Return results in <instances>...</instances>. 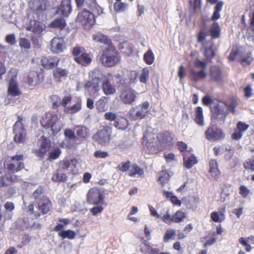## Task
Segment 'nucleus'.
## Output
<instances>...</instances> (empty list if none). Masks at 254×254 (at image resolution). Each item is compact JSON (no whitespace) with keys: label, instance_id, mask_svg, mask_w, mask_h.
I'll list each match as a JSON object with an SVG mask.
<instances>
[{"label":"nucleus","instance_id":"f257e3e1","mask_svg":"<svg viewBox=\"0 0 254 254\" xmlns=\"http://www.w3.org/2000/svg\"><path fill=\"white\" fill-rule=\"evenodd\" d=\"M235 107L236 104L234 102H231L229 104L219 102L212 109V118L223 123L228 114V111L229 110L234 113Z\"/></svg>","mask_w":254,"mask_h":254},{"label":"nucleus","instance_id":"f03ea898","mask_svg":"<svg viewBox=\"0 0 254 254\" xmlns=\"http://www.w3.org/2000/svg\"><path fill=\"white\" fill-rule=\"evenodd\" d=\"M29 6L33 10L34 19L43 21L47 17V5L45 0H32Z\"/></svg>","mask_w":254,"mask_h":254},{"label":"nucleus","instance_id":"7ed1b4c3","mask_svg":"<svg viewBox=\"0 0 254 254\" xmlns=\"http://www.w3.org/2000/svg\"><path fill=\"white\" fill-rule=\"evenodd\" d=\"M102 64L106 66H113L120 61V57L113 45H109L103 52L100 59Z\"/></svg>","mask_w":254,"mask_h":254},{"label":"nucleus","instance_id":"20e7f679","mask_svg":"<svg viewBox=\"0 0 254 254\" xmlns=\"http://www.w3.org/2000/svg\"><path fill=\"white\" fill-rule=\"evenodd\" d=\"M41 124L45 128L50 127L54 134L59 132L63 127V124L58 116L50 113L45 114L41 121Z\"/></svg>","mask_w":254,"mask_h":254},{"label":"nucleus","instance_id":"39448f33","mask_svg":"<svg viewBox=\"0 0 254 254\" xmlns=\"http://www.w3.org/2000/svg\"><path fill=\"white\" fill-rule=\"evenodd\" d=\"M150 109L149 102L145 101L141 105L130 109L129 110V115L130 117L133 120H140L146 116Z\"/></svg>","mask_w":254,"mask_h":254},{"label":"nucleus","instance_id":"423d86ee","mask_svg":"<svg viewBox=\"0 0 254 254\" xmlns=\"http://www.w3.org/2000/svg\"><path fill=\"white\" fill-rule=\"evenodd\" d=\"M10 79L8 88V95L11 96H16L21 94L17 83L16 81L17 71L15 69H11L7 74Z\"/></svg>","mask_w":254,"mask_h":254},{"label":"nucleus","instance_id":"0eeeda50","mask_svg":"<svg viewBox=\"0 0 254 254\" xmlns=\"http://www.w3.org/2000/svg\"><path fill=\"white\" fill-rule=\"evenodd\" d=\"M112 133V128L110 127H104L99 130L97 132L93 135V139L101 145L108 144L110 140Z\"/></svg>","mask_w":254,"mask_h":254},{"label":"nucleus","instance_id":"6e6552de","mask_svg":"<svg viewBox=\"0 0 254 254\" xmlns=\"http://www.w3.org/2000/svg\"><path fill=\"white\" fill-rule=\"evenodd\" d=\"M87 202L93 205L103 204L104 195L100 190L97 188L91 189L86 195Z\"/></svg>","mask_w":254,"mask_h":254},{"label":"nucleus","instance_id":"1a4fd4ad","mask_svg":"<svg viewBox=\"0 0 254 254\" xmlns=\"http://www.w3.org/2000/svg\"><path fill=\"white\" fill-rule=\"evenodd\" d=\"M22 118L19 116L18 120L13 127V132L15 134L14 141L17 143H24L26 139V132L22 124Z\"/></svg>","mask_w":254,"mask_h":254},{"label":"nucleus","instance_id":"9d476101","mask_svg":"<svg viewBox=\"0 0 254 254\" xmlns=\"http://www.w3.org/2000/svg\"><path fill=\"white\" fill-rule=\"evenodd\" d=\"M23 158V154H16L11 157V160L12 162L7 165L8 171L15 173L22 170L24 168V164L22 162Z\"/></svg>","mask_w":254,"mask_h":254},{"label":"nucleus","instance_id":"9b49d317","mask_svg":"<svg viewBox=\"0 0 254 254\" xmlns=\"http://www.w3.org/2000/svg\"><path fill=\"white\" fill-rule=\"evenodd\" d=\"M76 21L86 27H89L95 22L94 15L89 11L83 10L78 14Z\"/></svg>","mask_w":254,"mask_h":254},{"label":"nucleus","instance_id":"f8f14e48","mask_svg":"<svg viewBox=\"0 0 254 254\" xmlns=\"http://www.w3.org/2000/svg\"><path fill=\"white\" fill-rule=\"evenodd\" d=\"M77 160L76 159L64 160L59 163V170L62 172H66L75 174L77 173L76 168Z\"/></svg>","mask_w":254,"mask_h":254},{"label":"nucleus","instance_id":"ddd939ff","mask_svg":"<svg viewBox=\"0 0 254 254\" xmlns=\"http://www.w3.org/2000/svg\"><path fill=\"white\" fill-rule=\"evenodd\" d=\"M206 138L209 141H213L223 137V133L220 129L213 124H210L205 132Z\"/></svg>","mask_w":254,"mask_h":254},{"label":"nucleus","instance_id":"4468645a","mask_svg":"<svg viewBox=\"0 0 254 254\" xmlns=\"http://www.w3.org/2000/svg\"><path fill=\"white\" fill-rule=\"evenodd\" d=\"M46 28L45 24L38 21V19H34L30 22V25L26 27V30L31 31L35 35H40L43 34Z\"/></svg>","mask_w":254,"mask_h":254},{"label":"nucleus","instance_id":"2eb2a0df","mask_svg":"<svg viewBox=\"0 0 254 254\" xmlns=\"http://www.w3.org/2000/svg\"><path fill=\"white\" fill-rule=\"evenodd\" d=\"M157 137V145L161 149L166 148L171 145L172 137L170 132L166 131L160 133Z\"/></svg>","mask_w":254,"mask_h":254},{"label":"nucleus","instance_id":"dca6fc26","mask_svg":"<svg viewBox=\"0 0 254 254\" xmlns=\"http://www.w3.org/2000/svg\"><path fill=\"white\" fill-rule=\"evenodd\" d=\"M90 79L93 80L94 84V90L98 91L100 90L99 82L103 78L104 74L99 68H95L89 73Z\"/></svg>","mask_w":254,"mask_h":254},{"label":"nucleus","instance_id":"f3484780","mask_svg":"<svg viewBox=\"0 0 254 254\" xmlns=\"http://www.w3.org/2000/svg\"><path fill=\"white\" fill-rule=\"evenodd\" d=\"M136 95L135 91L130 88H127L122 92L120 97L124 103L131 104L135 101Z\"/></svg>","mask_w":254,"mask_h":254},{"label":"nucleus","instance_id":"a211bd4d","mask_svg":"<svg viewBox=\"0 0 254 254\" xmlns=\"http://www.w3.org/2000/svg\"><path fill=\"white\" fill-rule=\"evenodd\" d=\"M65 48L64 40L63 38L55 37L51 41V50L56 54L61 53Z\"/></svg>","mask_w":254,"mask_h":254},{"label":"nucleus","instance_id":"6ab92c4d","mask_svg":"<svg viewBox=\"0 0 254 254\" xmlns=\"http://www.w3.org/2000/svg\"><path fill=\"white\" fill-rule=\"evenodd\" d=\"M249 127V126L242 122H239L237 125V128L234 132L232 134V136L234 139H240L244 132H245Z\"/></svg>","mask_w":254,"mask_h":254},{"label":"nucleus","instance_id":"aec40b11","mask_svg":"<svg viewBox=\"0 0 254 254\" xmlns=\"http://www.w3.org/2000/svg\"><path fill=\"white\" fill-rule=\"evenodd\" d=\"M102 89L106 95H113L116 92V89L115 85L111 83L110 79L108 78L104 79L102 84Z\"/></svg>","mask_w":254,"mask_h":254},{"label":"nucleus","instance_id":"412c9836","mask_svg":"<svg viewBox=\"0 0 254 254\" xmlns=\"http://www.w3.org/2000/svg\"><path fill=\"white\" fill-rule=\"evenodd\" d=\"M59 59L56 57H45L42 59V65L45 68L51 69L57 65Z\"/></svg>","mask_w":254,"mask_h":254},{"label":"nucleus","instance_id":"4be33fe9","mask_svg":"<svg viewBox=\"0 0 254 254\" xmlns=\"http://www.w3.org/2000/svg\"><path fill=\"white\" fill-rule=\"evenodd\" d=\"M50 147V143L49 140L42 137L40 140V148L35 151V153L37 156L42 157L44 156L46 152L49 150Z\"/></svg>","mask_w":254,"mask_h":254},{"label":"nucleus","instance_id":"5701e85b","mask_svg":"<svg viewBox=\"0 0 254 254\" xmlns=\"http://www.w3.org/2000/svg\"><path fill=\"white\" fill-rule=\"evenodd\" d=\"M70 0H63L58 10V13L66 17L71 11Z\"/></svg>","mask_w":254,"mask_h":254},{"label":"nucleus","instance_id":"b1692460","mask_svg":"<svg viewBox=\"0 0 254 254\" xmlns=\"http://www.w3.org/2000/svg\"><path fill=\"white\" fill-rule=\"evenodd\" d=\"M19 177L15 175H6L0 178V187L7 186L11 185L12 183L19 181Z\"/></svg>","mask_w":254,"mask_h":254},{"label":"nucleus","instance_id":"393cba45","mask_svg":"<svg viewBox=\"0 0 254 254\" xmlns=\"http://www.w3.org/2000/svg\"><path fill=\"white\" fill-rule=\"evenodd\" d=\"M39 209L43 214H46L50 210L52 204L50 200L47 197H43L38 204Z\"/></svg>","mask_w":254,"mask_h":254},{"label":"nucleus","instance_id":"a878e982","mask_svg":"<svg viewBox=\"0 0 254 254\" xmlns=\"http://www.w3.org/2000/svg\"><path fill=\"white\" fill-rule=\"evenodd\" d=\"M211 80L218 83H221L222 78L220 70L218 67L212 66L210 69Z\"/></svg>","mask_w":254,"mask_h":254},{"label":"nucleus","instance_id":"bb28decb","mask_svg":"<svg viewBox=\"0 0 254 254\" xmlns=\"http://www.w3.org/2000/svg\"><path fill=\"white\" fill-rule=\"evenodd\" d=\"M74 60L83 66H87L91 63L92 59L89 54L84 52L80 56L74 57Z\"/></svg>","mask_w":254,"mask_h":254},{"label":"nucleus","instance_id":"cd10ccee","mask_svg":"<svg viewBox=\"0 0 254 254\" xmlns=\"http://www.w3.org/2000/svg\"><path fill=\"white\" fill-rule=\"evenodd\" d=\"M68 75V71L65 69L57 67L53 71V76L57 81H60Z\"/></svg>","mask_w":254,"mask_h":254},{"label":"nucleus","instance_id":"c85d7f7f","mask_svg":"<svg viewBox=\"0 0 254 254\" xmlns=\"http://www.w3.org/2000/svg\"><path fill=\"white\" fill-rule=\"evenodd\" d=\"M190 78L195 81L203 79L206 76V74L204 70L201 69L199 71H196L195 69H192L190 71Z\"/></svg>","mask_w":254,"mask_h":254},{"label":"nucleus","instance_id":"c756f323","mask_svg":"<svg viewBox=\"0 0 254 254\" xmlns=\"http://www.w3.org/2000/svg\"><path fill=\"white\" fill-rule=\"evenodd\" d=\"M194 121L198 125L200 126H204L203 110L200 107H197L196 108Z\"/></svg>","mask_w":254,"mask_h":254},{"label":"nucleus","instance_id":"7c9ffc66","mask_svg":"<svg viewBox=\"0 0 254 254\" xmlns=\"http://www.w3.org/2000/svg\"><path fill=\"white\" fill-rule=\"evenodd\" d=\"M154 139L153 134L150 133H146L142 138V143L144 145L146 146L147 147L151 149L154 146V142L152 140Z\"/></svg>","mask_w":254,"mask_h":254},{"label":"nucleus","instance_id":"2f4dec72","mask_svg":"<svg viewBox=\"0 0 254 254\" xmlns=\"http://www.w3.org/2000/svg\"><path fill=\"white\" fill-rule=\"evenodd\" d=\"M127 120L125 118L118 117L116 120L114 126L119 129H125L127 128Z\"/></svg>","mask_w":254,"mask_h":254},{"label":"nucleus","instance_id":"473e14b6","mask_svg":"<svg viewBox=\"0 0 254 254\" xmlns=\"http://www.w3.org/2000/svg\"><path fill=\"white\" fill-rule=\"evenodd\" d=\"M65 26V21L64 18L60 17L54 20L49 25L51 28H58L63 29Z\"/></svg>","mask_w":254,"mask_h":254},{"label":"nucleus","instance_id":"72a5a7b5","mask_svg":"<svg viewBox=\"0 0 254 254\" xmlns=\"http://www.w3.org/2000/svg\"><path fill=\"white\" fill-rule=\"evenodd\" d=\"M209 173L215 178L217 177L220 174L218 169V164L215 160H212L209 162Z\"/></svg>","mask_w":254,"mask_h":254},{"label":"nucleus","instance_id":"f704fd0d","mask_svg":"<svg viewBox=\"0 0 254 254\" xmlns=\"http://www.w3.org/2000/svg\"><path fill=\"white\" fill-rule=\"evenodd\" d=\"M184 160L185 166L188 169L191 168L193 165L196 164L197 162L196 157L193 155L188 157L186 155H184Z\"/></svg>","mask_w":254,"mask_h":254},{"label":"nucleus","instance_id":"c9c22d12","mask_svg":"<svg viewBox=\"0 0 254 254\" xmlns=\"http://www.w3.org/2000/svg\"><path fill=\"white\" fill-rule=\"evenodd\" d=\"M220 28L216 22H213L209 30V33L212 39L219 38L220 36Z\"/></svg>","mask_w":254,"mask_h":254},{"label":"nucleus","instance_id":"e433bc0d","mask_svg":"<svg viewBox=\"0 0 254 254\" xmlns=\"http://www.w3.org/2000/svg\"><path fill=\"white\" fill-rule=\"evenodd\" d=\"M234 150L232 149H230L225 154V158L227 161H231L232 159V161L230 162V165L231 167H234L238 162V160L237 158H232L234 155Z\"/></svg>","mask_w":254,"mask_h":254},{"label":"nucleus","instance_id":"4c0bfd02","mask_svg":"<svg viewBox=\"0 0 254 254\" xmlns=\"http://www.w3.org/2000/svg\"><path fill=\"white\" fill-rule=\"evenodd\" d=\"M203 45H204L203 44ZM204 47V56L207 60H209L212 58L215 53L213 49V46L211 43H209L207 46Z\"/></svg>","mask_w":254,"mask_h":254},{"label":"nucleus","instance_id":"58836bf2","mask_svg":"<svg viewBox=\"0 0 254 254\" xmlns=\"http://www.w3.org/2000/svg\"><path fill=\"white\" fill-rule=\"evenodd\" d=\"M59 236L63 239L65 238L73 239L75 238V233L71 230H63L60 232Z\"/></svg>","mask_w":254,"mask_h":254},{"label":"nucleus","instance_id":"ea45409f","mask_svg":"<svg viewBox=\"0 0 254 254\" xmlns=\"http://www.w3.org/2000/svg\"><path fill=\"white\" fill-rule=\"evenodd\" d=\"M66 175L59 170L52 177V180L55 182H65L66 180Z\"/></svg>","mask_w":254,"mask_h":254},{"label":"nucleus","instance_id":"a19ab883","mask_svg":"<svg viewBox=\"0 0 254 254\" xmlns=\"http://www.w3.org/2000/svg\"><path fill=\"white\" fill-rule=\"evenodd\" d=\"M88 129L83 126L77 127L75 129L77 135L80 138H85L88 136Z\"/></svg>","mask_w":254,"mask_h":254},{"label":"nucleus","instance_id":"79ce46f5","mask_svg":"<svg viewBox=\"0 0 254 254\" xmlns=\"http://www.w3.org/2000/svg\"><path fill=\"white\" fill-rule=\"evenodd\" d=\"M144 60L147 64H151L154 61V56L151 50H148L144 55Z\"/></svg>","mask_w":254,"mask_h":254},{"label":"nucleus","instance_id":"37998d69","mask_svg":"<svg viewBox=\"0 0 254 254\" xmlns=\"http://www.w3.org/2000/svg\"><path fill=\"white\" fill-rule=\"evenodd\" d=\"M143 174V170L136 164L132 166L129 171V175L131 177H134L136 174L138 175L139 176H142Z\"/></svg>","mask_w":254,"mask_h":254},{"label":"nucleus","instance_id":"c03bdc74","mask_svg":"<svg viewBox=\"0 0 254 254\" xmlns=\"http://www.w3.org/2000/svg\"><path fill=\"white\" fill-rule=\"evenodd\" d=\"M187 217L186 214L182 211H177L176 213L173 215L174 222L179 223L183 221Z\"/></svg>","mask_w":254,"mask_h":254},{"label":"nucleus","instance_id":"a18cd8bd","mask_svg":"<svg viewBox=\"0 0 254 254\" xmlns=\"http://www.w3.org/2000/svg\"><path fill=\"white\" fill-rule=\"evenodd\" d=\"M81 108L80 101H78L72 106L66 108L65 111L69 114H73L79 111Z\"/></svg>","mask_w":254,"mask_h":254},{"label":"nucleus","instance_id":"49530a36","mask_svg":"<svg viewBox=\"0 0 254 254\" xmlns=\"http://www.w3.org/2000/svg\"><path fill=\"white\" fill-rule=\"evenodd\" d=\"M170 178L169 174L166 172L162 171L159 174V181L162 186H164Z\"/></svg>","mask_w":254,"mask_h":254},{"label":"nucleus","instance_id":"de8ad7c7","mask_svg":"<svg viewBox=\"0 0 254 254\" xmlns=\"http://www.w3.org/2000/svg\"><path fill=\"white\" fill-rule=\"evenodd\" d=\"M128 8V4L125 2H116L114 4L115 10L117 12H123Z\"/></svg>","mask_w":254,"mask_h":254},{"label":"nucleus","instance_id":"09e8293b","mask_svg":"<svg viewBox=\"0 0 254 254\" xmlns=\"http://www.w3.org/2000/svg\"><path fill=\"white\" fill-rule=\"evenodd\" d=\"M149 77V71L147 68H143L139 77L140 81L142 83H146Z\"/></svg>","mask_w":254,"mask_h":254},{"label":"nucleus","instance_id":"8fccbe9b","mask_svg":"<svg viewBox=\"0 0 254 254\" xmlns=\"http://www.w3.org/2000/svg\"><path fill=\"white\" fill-rule=\"evenodd\" d=\"M37 73L36 72H31L28 75L27 81L29 85H34L37 80Z\"/></svg>","mask_w":254,"mask_h":254},{"label":"nucleus","instance_id":"3c124183","mask_svg":"<svg viewBox=\"0 0 254 254\" xmlns=\"http://www.w3.org/2000/svg\"><path fill=\"white\" fill-rule=\"evenodd\" d=\"M19 46L25 49H29L31 47V43L29 40L25 38H21L19 40Z\"/></svg>","mask_w":254,"mask_h":254},{"label":"nucleus","instance_id":"603ef678","mask_svg":"<svg viewBox=\"0 0 254 254\" xmlns=\"http://www.w3.org/2000/svg\"><path fill=\"white\" fill-rule=\"evenodd\" d=\"M130 165V162L127 161L126 162L121 163L117 167V169L122 172H125L128 170Z\"/></svg>","mask_w":254,"mask_h":254},{"label":"nucleus","instance_id":"864d4df0","mask_svg":"<svg viewBox=\"0 0 254 254\" xmlns=\"http://www.w3.org/2000/svg\"><path fill=\"white\" fill-rule=\"evenodd\" d=\"M245 169L254 171V158L251 159L244 163Z\"/></svg>","mask_w":254,"mask_h":254},{"label":"nucleus","instance_id":"5fc2aeb1","mask_svg":"<svg viewBox=\"0 0 254 254\" xmlns=\"http://www.w3.org/2000/svg\"><path fill=\"white\" fill-rule=\"evenodd\" d=\"M102 204L94 205L95 206L91 208L90 212L94 216L97 215L98 214L101 213L103 210Z\"/></svg>","mask_w":254,"mask_h":254},{"label":"nucleus","instance_id":"6e6d98bb","mask_svg":"<svg viewBox=\"0 0 254 254\" xmlns=\"http://www.w3.org/2000/svg\"><path fill=\"white\" fill-rule=\"evenodd\" d=\"M162 220L166 224L171 225L173 222H174L173 215L171 216L168 210L166 212V213L162 217Z\"/></svg>","mask_w":254,"mask_h":254},{"label":"nucleus","instance_id":"4d7b16f0","mask_svg":"<svg viewBox=\"0 0 254 254\" xmlns=\"http://www.w3.org/2000/svg\"><path fill=\"white\" fill-rule=\"evenodd\" d=\"M175 234V231L173 229L167 230L166 233L164 237V241L167 242L170 239L172 238Z\"/></svg>","mask_w":254,"mask_h":254},{"label":"nucleus","instance_id":"13d9d810","mask_svg":"<svg viewBox=\"0 0 254 254\" xmlns=\"http://www.w3.org/2000/svg\"><path fill=\"white\" fill-rule=\"evenodd\" d=\"M61 153V149L59 148L54 149V150L50 153L49 157L52 160L56 159L59 157Z\"/></svg>","mask_w":254,"mask_h":254},{"label":"nucleus","instance_id":"bf43d9fd","mask_svg":"<svg viewBox=\"0 0 254 254\" xmlns=\"http://www.w3.org/2000/svg\"><path fill=\"white\" fill-rule=\"evenodd\" d=\"M207 63L205 61H201L199 60H196L194 63L195 67L196 68H200V70L204 69L206 67Z\"/></svg>","mask_w":254,"mask_h":254},{"label":"nucleus","instance_id":"052dcab7","mask_svg":"<svg viewBox=\"0 0 254 254\" xmlns=\"http://www.w3.org/2000/svg\"><path fill=\"white\" fill-rule=\"evenodd\" d=\"M94 155L96 158H105L108 156V152L101 150H97L94 153Z\"/></svg>","mask_w":254,"mask_h":254},{"label":"nucleus","instance_id":"680f3d73","mask_svg":"<svg viewBox=\"0 0 254 254\" xmlns=\"http://www.w3.org/2000/svg\"><path fill=\"white\" fill-rule=\"evenodd\" d=\"M117 117L118 116L115 113L111 112H107L104 115L105 119L110 121H116Z\"/></svg>","mask_w":254,"mask_h":254},{"label":"nucleus","instance_id":"e2e57ef3","mask_svg":"<svg viewBox=\"0 0 254 254\" xmlns=\"http://www.w3.org/2000/svg\"><path fill=\"white\" fill-rule=\"evenodd\" d=\"M51 99L53 101V106L58 107L61 105V100L58 96L54 95L51 97Z\"/></svg>","mask_w":254,"mask_h":254},{"label":"nucleus","instance_id":"0e129e2a","mask_svg":"<svg viewBox=\"0 0 254 254\" xmlns=\"http://www.w3.org/2000/svg\"><path fill=\"white\" fill-rule=\"evenodd\" d=\"M64 134L66 138L70 140H73L76 138L74 132L70 129L66 128L65 129Z\"/></svg>","mask_w":254,"mask_h":254},{"label":"nucleus","instance_id":"69168bd1","mask_svg":"<svg viewBox=\"0 0 254 254\" xmlns=\"http://www.w3.org/2000/svg\"><path fill=\"white\" fill-rule=\"evenodd\" d=\"M97 108L99 111L105 110L106 103L103 99L99 100L96 103Z\"/></svg>","mask_w":254,"mask_h":254},{"label":"nucleus","instance_id":"338daca9","mask_svg":"<svg viewBox=\"0 0 254 254\" xmlns=\"http://www.w3.org/2000/svg\"><path fill=\"white\" fill-rule=\"evenodd\" d=\"M84 49L80 47H75L72 51V54L74 57L80 56L82 53H84Z\"/></svg>","mask_w":254,"mask_h":254},{"label":"nucleus","instance_id":"774afa93","mask_svg":"<svg viewBox=\"0 0 254 254\" xmlns=\"http://www.w3.org/2000/svg\"><path fill=\"white\" fill-rule=\"evenodd\" d=\"M211 219L215 222H221L224 220L216 212H213L211 214Z\"/></svg>","mask_w":254,"mask_h":254}]
</instances>
